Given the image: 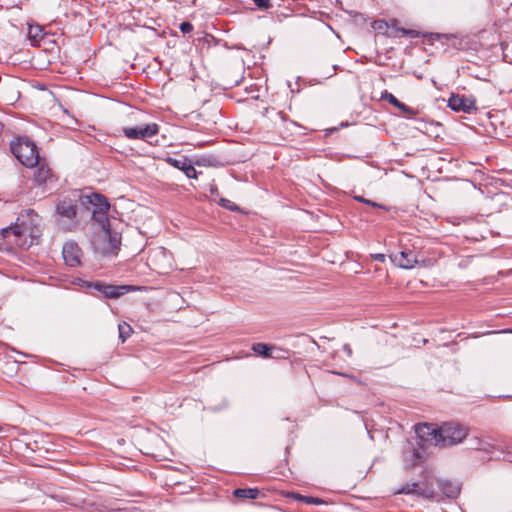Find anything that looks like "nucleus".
<instances>
[{
  "instance_id": "1",
  "label": "nucleus",
  "mask_w": 512,
  "mask_h": 512,
  "mask_svg": "<svg viewBox=\"0 0 512 512\" xmlns=\"http://www.w3.org/2000/svg\"><path fill=\"white\" fill-rule=\"evenodd\" d=\"M84 204H91L92 209V221L95 226V234L91 238V244L95 251L101 254H113L115 253L120 245V236L116 232H111L110 223L107 216V212L110 205L107 198L98 193H91L84 197Z\"/></svg>"
},
{
  "instance_id": "2",
  "label": "nucleus",
  "mask_w": 512,
  "mask_h": 512,
  "mask_svg": "<svg viewBox=\"0 0 512 512\" xmlns=\"http://www.w3.org/2000/svg\"><path fill=\"white\" fill-rule=\"evenodd\" d=\"M40 223L39 215L28 210L18 217L15 225L3 228L1 235L9 244L26 249L40 236Z\"/></svg>"
},
{
  "instance_id": "3",
  "label": "nucleus",
  "mask_w": 512,
  "mask_h": 512,
  "mask_svg": "<svg viewBox=\"0 0 512 512\" xmlns=\"http://www.w3.org/2000/svg\"><path fill=\"white\" fill-rule=\"evenodd\" d=\"M417 435L434 446L448 447L462 442L468 432L467 428L459 423H444L439 428L431 424H417L415 426Z\"/></svg>"
},
{
  "instance_id": "4",
  "label": "nucleus",
  "mask_w": 512,
  "mask_h": 512,
  "mask_svg": "<svg viewBox=\"0 0 512 512\" xmlns=\"http://www.w3.org/2000/svg\"><path fill=\"white\" fill-rule=\"evenodd\" d=\"M435 483L437 484V489L434 488L433 482H406V484L397 489L395 493L412 494L426 499H436L437 501L443 497L454 499L460 493V482Z\"/></svg>"
},
{
  "instance_id": "5",
  "label": "nucleus",
  "mask_w": 512,
  "mask_h": 512,
  "mask_svg": "<svg viewBox=\"0 0 512 512\" xmlns=\"http://www.w3.org/2000/svg\"><path fill=\"white\" fill-rule=\"evenodd\" d=\"M430 442L423 441L415 432V437L408 439L402 450V465L406 470L420 467L428 456Z\"/></svg>"
},
{
  "instance_id": "6",
  "label": "nucleus",
  "mask_w": 512,
  "mask_h": 512,
  "mask_svg": "<svg viewBox=\"0 0 512 512\" xmlns=\"http://www.w3.org/2000/svg\"><path fill=\"white\" fill-rule=\"evenodd\" d=\"M14 156L26 167H35L39 161L36 145L27 138L18 139L11 143Z\"/></svg>"
},
{
  "instance_id": "7",
  "label": "nucleus",
  "mask_w": 512,
  "mask_h": 512,
  "mask_svg": "<svg viewBox=\"0 0 512 512\" xmlns=\"http://www.w3.org/2000/svg\"><path fill=\"white\" fill-rule=\"evenodd\" d=\"M475 449L486 453L490 459L502 458L505 461L512 462V441L510 440L491 442L478 439Z\"/></svg>"
},
{
  "instance_id": "8",
  "label": "nucleus",
  "mask_w": 512,
  "mask_h": 512,
  "mask_svg": "<svg viewBox=\"0 0 512 512\" xmlns=\"http://www.w3.org/2000/svg\"><path fill=\"white\" fill-rule=\"evenodd\" d=\"M88 287H93L95 290L99 291L106 298L116 299L126 293L135 291L138 287L133 285H109L105 284L101 281H96L87 284Z\"/></svg>"
},
{
  "instance_id": "9",
  "label": "nucleus",
  "mask_w": 512,
  "mask_h": 512,
  "mask_svg": "<svg viewBox=\"0 0 512 512\" xmlns=\"http://www.w3.org/2000/svg\"><path fill=\"white\" fill-rule=\"evenodd\" d=\"M122 131L125 137L128 139L145 140L159 133V125L156 123H149L136 127H124Z\"/></svg>"
},
{
  "instance_id": "10",
  "label": "nucleus",
  "mask_w": 512,
  "mask_h": 512,
  "mask_svg": "<svg viewBox=\"0 0 512 512\" xmlns=\"http://www.w3.org/2000/svg\"><path fill=\"white\" fill-rule=\"evenodd\" d=\"M389 257L394 265L402 269H412L420 263H424V260H420L418 255L409 249H405L397 253H392Z\"/></svg>"
},
{
  "instance_id": "11",
  "label": "nucleus",
  "mask_w": 512,
  "mask_h": 512,
  "mask_svg": "<svg viewBox=\"0 0 512 512\" xmlns=\"http://www.w3.org/2000/svg\"><path fill=\"white\" fill-rule=\"evenodd\" d=\"M448 107L456 112L471 113L476 110V102L472 97L453 94L448 99Z\"/></svg>"
},
{
  "instance_id": "12",
  "label": "nucleus",
  "mask_w": 512,
  "mask_h": 512,
  "mask_svg": "<svg viewBox=\"0 0 512 512\" xmlns=\"http://www.w3.org/2000/svg\"><path fill=\"white\" fill-rule=\"evenodd\" d=\"M62 255L65 263L70 267H76L81 264L82 251L74 241H69L64 244Z\"/></svg>"
},
{
  "instance_id": "13",
  "label": "nucleus",
  "mask_w": 512,
  "mask_h": 512,
  "mask_svg": "<svg viewBox=\"0 0 512 512\" xmlns=\"http://www.w3.org/2000/svg\"><path fill=\"white\" fill-rule=\"evenodd\" d=\"M165 161L168 164H170L171 166L183 171L188 178H196L197 171L191 165V163L188 161L187 158H185V157H181V158L167 157V158H165Z\"/></svg>"
},
{
  "instance_id": "14",
  "label": "nucleus",
  "mask_w": 512,
  "mask_h": 512,
  "mask_svg": "<svg viewBox=\"0 0 512 512\" xmlns=\"http://www.w3.org/2000/svg\"><path fill=\"white\" fill-rule=\"evenodd\" d=\"M56 212L59 216L68 220H73L76 216V203L74 200L64 198L56 206Z\"/></svg>"
},
{
  "instance_id": "15",
  "label": "nucleus",
  "mask_w": 512,
  "mask_h": 512,
  "mask_svg": "<svg viewBox=\"0 0 512 512\" xmlns=\"http://www.w3.org/2000/svg\"><path fill=\"white\" fill-rule=\"evenodd\" d=\"M287 497H291L297 501L303 502L307 505H320V504H327L328 502L322 498L314 497V496H308V495H302L300 493L296 492H289L286 495Z\"/></svg>"
},
{
  "instance_id": "16",
  "label": "nucleus",
  "mask_w": 512,
  "mask_h": 512,
  "mask_svg": "<svg viewBox=\"0 0 512 512\" xmlns=\"http://www.w3.org/2000/svg\"><path fill=\"white\" fill-rule=\"evenodd\" d=\"M45 32L44 27L39 24H29L28 28V37L32 43V45L36 46L39 42L44 38Z\"/></svg>"
},
{
  "instance_id": "17",
  "label": "nucleus",
  "mask_w": 512,
  "mask_h": 512,
  "mask_svg": "<svg viewBox=\"0 0 512 512\" xmlns=\"http://www.w3.org/2000/svg\"><path fill=\"white\" fill-rule=\"evenodd\" d=\"M261 494L258 488H237L233 491V495L242 499H257Z\"/></svg>"
},
{
  "instance_id": "18",
  "label": "nucleus",
  "mask_w": 512,
  "mask_h": 512,
  "mask_svg": "<svg viewBox=\"0 0 512 512\" xmlns=\"http://www.w3.org/2000/svg\"><path fill=\"white\" fill-rule=\"evenodd\" d=\"M275 348L271 345H268V344H265V343H255L252 345V350L262 356V357H265V358H275L276 356H274L272 354V350H274Z\"/></svg>"
},
{
  "instance_id": "19",
  "label": "nucleus",
  "mask_w": 512,
  "mask_h": 512,
  "mask_svg": "<svg viewBox=\"0 0 512 512\" xmlns=\"http://www.w3.org/2000/svg\"><path fill=\"white\" fill-rule=\"evenodd\" d=\"M36 166V169L34 171V178L39 184H43L47 181V179L50 177V169L44 165L40 164L38 162Z\"/></svg>"
},
{
  "instance_id": "20",
  "label": "nucleus",
  "mask_w": 512,
  "mask_h": 512,
  "mask_svg": "<svg viewBox=\"0 0 512 512\" xmlns=\"http://www.w3.org/2000/svg\"><path fill=\"white\" fill-rule=\"evenodd\" d=\"M118 330H119V338L121 339L122 342H125L126 339L130 336V334L132 332L131 326L126 322L120 323L118 325Z\"/></svg>"
},
{
  "instance_id": "21",
  "label": "nucleus",
  "mask_w": 512,
  "mask_h": 512,
  "mask_svg": "<svg viewBox=\"0 0 512 512\" xmlns=\"http://www.w3.org/2000/svg\"><path fill=\"white\" fill-rule=\"evenodd\" d=\"M382 99L388 101L391 105L395 106L396 108L400 104V101L392 93H389L387 91H385L382 94Z\"/></svg>"
},
{
  "instance_id": "22",
  "label": "nucleus",
  "mask_w": 512,
  "mask_h": 512,
  "mask_svg": "<svg viewBox=\"0 0 512 512\" xmlns=\"http://www.w3.org/2000/svg\"><path fill=\"white\" fill-rule=\"evenodd\" d=\"M397 108L405 114L408 118H412L415 115V111L413 108L405 105L404 103L400 102L399 106Z\"/></svg>"
},
{
  "instance_id": "23",
  "label": "nucleus",
  "mask_w": 512,
  "mask_h": 512,
  "mask_svg": "<svg viewBox=\"0 0 512 512\" xmlns=\"http://www.w3.org/2000/svg\"><path fill=\"white\" fill-rule=\"evenodd\" d=\"M252 1L261 10H267L272 7L270 0H252Z\"/></svg>"
},
{
  "instance_id": "24",
  "label": "nucleus",
  "mask_w": 512,
  "mask_h": 512,
  "mask_svg": "<svg viewBox=\"0 0 512 512\" xmlns=\"http://www.w3.org/2000/svg\"><path fill=\"white\" fill-rule=\"evenodd\" d=\"M180 30L183 33H189L193 30V25L190 22H183L180 24Z\"/></svg>"
},
{
  "instance_id": "25",
  "label": "nucleus",
  "mask_w": 512,
  "mask_h": 512,
  "mask_svg": "<svg viewBox=\"0 0 512 512\" xmlns=\"http://www.w3.org/2000/svg\"><path fill=\"white\" fill-rule=\"evenodd\" d=\"M221 205L232 211L237 209V206L227 199H221Z\"/></svg>"
},
{
  "instance_id": "26",
  "label": "nucleus",
  "mask_w": 512,
  "mask_h": 512,
  "mask_svg": "<svg viewBox=\"0 0 512 512\" xmlns=\"http://www.w3.org/2000/svg\"><path fill=\"white\" fill-rule=\"evenodd\" d=\"M373 259L376 260V261H379V262H384L385 261V255L384 254H374L372 255Z\"/></svg>"
},
{
  "instance_id": "27",
  "label": "nucleus",
  "mask_w": 512,
  "mask_h": 512,
  "mask_svg": "<svg viewBox=\"0 0 512 512\" xmlns=\"http://www.w3.org/2000/svg\"><path fill=\"white\" fill-rule=\"evenodd\" d=\"M343 350L346 352V354L350 357L352 355V349L350 347V345L348 344H345L343 346Z\"/></svg>"
},
{
  "instance_id": "28",
  "label": "nucleus",
  "mask_w": 512,
  "mask_h": 512,
  "mask_svg": "<svg viewBox=\"0 0 512 512\" xmlns=\"http://www.w3.org/2000/svg\"><path fill=\"white\" fill-rule=\"evenodd\" d=\"M366 204L371 205V206H373V207H380V208H382V205H380V204H378V203H376V202H373V201H371V200H368V199H367Z\"/></svg>"
},
{
  "instance_id": "29",
  "label": "nucleus",
  "mask_w": 512,
  "mask_h": 512,
  "mask_svg": "<svg viewBox=\"0 0 512 512\" xmlns=\"http://www.w3.org/2000/svg\"><path fill=\"white\" fill-rule=\"evenodd\" d=\"M355 199L359 202L365 203L367 202V199L363 198L362 196H356Z\"/></svg>"
},
{
  "instance_id": "30",
  "label": "nucleus",
  "mask_w": 512,
  "mask_h": 512,
  "mask_svg": "<svg viewBox=\"0 0 512 512\" xmlns=\"http://www.w3.org/2000/svg\"><path fill=\"white\" fill-rule=\"evenodd\" d=\"M492 333H496L495 331H489L487 332V334H492Z\"/></svg>"
}]
</instances>
